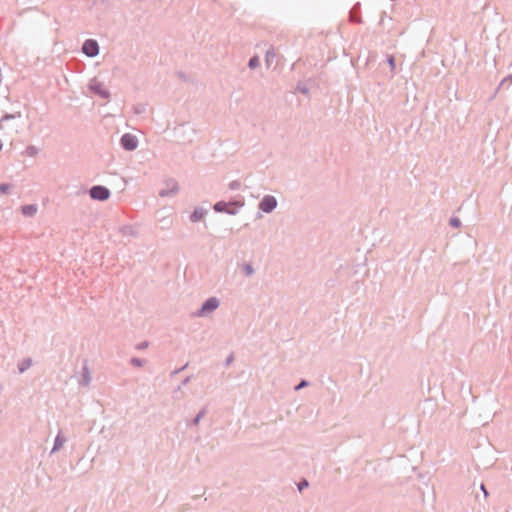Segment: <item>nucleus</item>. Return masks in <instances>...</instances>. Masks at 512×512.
Segmentation results:
<instances>
[{"instance_id":"obj_30","label":"nucleus","mask_w":512,"mask_h":512,"mask_svg":"<svg viewBox=\"0 0 512 512\" xmlns=\"http://www.w3.org/2000/svg\"><path fill=\"white\" fill-rule=\"evenodd\" d=\"M37 152H38V150L35 146H28L26 148V153L29 156H34Z\"/></svg>"},{"instance_id":"obj_7","label":"nucleus","mask_w":512,"mask_h":512,"mask_svg":"<svg viewBox=\"0 0 512 512\" xmlns=\"http://www.w3.org/2000/svg\"><path fill=\"white\" fill-rule=\"evenodd\" d=\"M89 89L95 95H98L102 99H108L110 97V92L103 87V84L97 79H92L89 83Z\"/></svg>"},{"instance_id":"obj_13","label":"nucleus","mask_w":512,"mask_h":512,"mask_svg":"<svg viewBox=\"0 0 512 512\" xmlns=\"http://www.w3.org/2000/svg\"><path fill=\"white\" fill-rule=\"evenodd\" d=\"M66 442V437H64L61 432L57 434V436L54 439V445L51 450V454L57 452Z\"/></svg>"},{"instance_id":"obj_28","label":"nucleus","mask_w":512,"mask_h":512,"mask_svg":"<svg viewBox=\"0 0 512 512\" xmlns=\"http://www.w3.org/2000/svg\"><path fill=\"white\" fill-rule=\"evenodd\" d=\"M11 186L8 183H1L0 184V193L6 194L10 190Z\"/></svg>"},{"instance_id":"obj_9","label":"nucleus","mask_w":512,"mask_h":512,"mask_svg":"<svg viewBox=\"0 0 512 512\" xmlns=\"http://www.w3.org/2000/svg\"><path fill=\"white\" fill-rule=\"evenodd\" d=\"M207 214V210L203 207H195L193 212L190 214V221L192 223L199 222L204 218V216Z\"/></svg>"},{"instance_id":"obj_22","label":"nucleus","mask_w":512,"mask_h":512,"mask_svg":"<svg viewBox=\"0 0 512 512\" xmlns=\"http://www.w3.org/2000/svg\"><path fill=\"white\" fill-rule=\"evenodd\" d=\"M449 225L453 228H460L462 224L458 217H451L449 220Z\"/></svg>"},{"instance_id":"obj_6","label":"nucleus","mask_w":512,"mask_h":512,"mask_svg":"<svg viewBox=\"0 0 512 512\" xmlns=\"http://www.w3.org/2000/svg\"><path fill=\"white\" fill-rule=\"evenodd\" d=\"M100 47L95 39H86L82 45V52L88 57H96L99 54Z\"/></svg>"},{"instance_id":"obj_21","label":"nucleus","mask_w":512,"mask_h":512,"mask_svg":"<svg viewBox=\"0 0 512 512\" xmlns=\"http://www.w3.org/2000/svg\"><path fill=\"white\" fill-rule=\"evenodd\" d=\"M130 363L132 366L140 368V367L144 366L145 360L138 358V357H132L130 359Z\"/></svg>"},{"instance_id":"obj_14","label":"nucleus","mask_w":512,"mask_h":512,"mask_svg":"<svg viewBox=\"0 0 512 512\" xmlns=\"http://www.w3.org/2000/svg\"><path fill=\"white\" fill-rule=\"evenodd\" d=\"M208 410H207V407H203L197 414L196 416L191 420V422H189L187 424V426H197L200 421L205 417V415L207 414Z\"/></svg>"},{"instance_id":"obj_39","label":"nucleus","mask_w":512,"mask_h":512,"mask_svg":"<svg viewBox=\"0 0 512 512\" xmlns=\"http://www.w3.org/2000/svg\"><path fill=\"white\" fill-rule=\"evenodd\" d=\"M3 147V144H2V141L0 140V150L2 149Z\"/></svg>"},{"instance_id":"obj_12","label":"nucleus","mask_w":512,"mask_h":512,"mask_svg":"<svg viewBox=\"0 0 512 512\" xmlns=\"http://www.w3.org/2000/svg\"><path fill=\"white\" fill-rule=\"evenodd\" d=\"M91 375L90 371L87 365H84L82 368V379L80 380L79 384L81 386H88L91 382Z\"/></svg>"},{"instance_id":"obj_10","label":"nucleus","mask_w":512,"mask_h":512,"mask_svg":"<svg viewBox=\"0 0 512 512\" xmlns=\"http://www.w3.org/2000/svg\"><path fill=\"white\" fill-rule=\"evenodd\" d=\"M360 12V4H355L349 12L350 21L354 23H361V17L359 15Z\"/></svg>"},{"instance_id":"obj_11","label":"nucleus","mask_w":512,"mask_h":512,"mask_svg":"<svg viewBox=\"0 0 512 512\" xmlns=\"http://www.w3.org/2000/svg\"><path fill=\"white\" fill-rule=\"evenodd\" d=\"M38 207L36 204H27L21 207V212L24 216L32 217L37 213Z\"/></svg>"},{"instance_id":"obj_34","label":"nucleus","mask_w":512,"mask_h":512,"mask_svg":"<svg viewBox=\"0 0 512 512\" xmlns=\"http://www.w3.org/2000/svg\"><path fill=\"white\" fill-rule=\"evenodd\" d=\"M188 366V364L186 363L184 366H182L181 368H178L176 370H174L172 373H171V376H174L178 373H180L181 371H183L186 367Z\"/></svg>"},{"instance_id":"obj_18","label":"nucleus","mask_w":512,"mask_h":512,"mask_svg":"<svg viewBox=\"0 0 512 512\" xmlns=\"http://www.w3.org/2000/svg\"><path fill=\"white\" fill-rule=\"evenodd\" d=\"M296 91L303 94V95H308L309 94V87L306 85V84H303V83H298L297 86H296Z\"/></svg>"},{"instance_id":"obj_29","label":"nucleus","mask_w":512,"mask_h":512,"mask_svg":"<svg viewBox=\"0 0 512 512\" xmlns=\"http://www.w3.org/2000/svg\"><path fill=\"white\" fill-rule=\"evenodd\" d=\"M190 380H191V376H187V377H186V378L181 382V385H179V386L177 387V389L174 391V393H178V392H180L181 387H182V386L187 385V384L190 382Z\"/></svg>"},{"instance_id":"obj_37","label":"nucleus","mask_w":512,"mask_h":512,"mask_svg":"<svg viewBox=\"0 0 512 512\" xmlns=\"http://www.w3.org/2000/svg\"><path fill=\"white\" fill-rule=\"evenodd\" d=\"M195 131L193 129H190V134L193 135Z\"/></svg>"},{"instance_id":"obj_1","label":"nucleus","mask_w":512,"mask_h":512,"mask_svg":"<svg viewBox=\"0 0 512 512\" xmlns=\"http://www.w3.org/2000/svg\"><path fill=\"white\" fill-rule=\"evenodd\" d=\"M244 206L243 200L233 199L229 202L218 201L213 205V209L217 213H226L228 215H236L241 207Z\"/></svg>"},{"instance_id":"obj_3","label":"nucleus","mask_w":512,"mask_h":512,"mask_svg":"<svg viewBox=\"0 0 512 512\" xmlns=\"http://www.w3.org/2000/svg\"><path fill=\"white\" fill-rule=\"evenodd\" d=\"M219 305H220V301L218 298L210 297L202 303V305H201L200 309L197 311L196 315L199 317L206 316L209 313H212L213 311H215L219 307Z\"/></svg>"},{"instance_id":"obj_25","label":"nucleus","mask_w":512,"mask_h":512,"mask_svg":"<svg viewBox=\"0 0 512 512\" xmlns=\"http://www.w3.org/2000/svg\"><path fill=\"white\" fill-rule=\"evenodd\" d=\"M241 187V182L239 180H233L229 183V189L234 191L238 190Z\"/></svg>"},{"instance_id":"obj_32","label":"nucleus","mask_w":512,"mask_h":512,"mask_svg":"<svg viewBox=\"0 0 512 512\" xmlns=\"http://www.w3.org/2000/svg\"><path fill=\"white\" fill-rule=\"evenodd\" d=\"M14 118H15V115L6 113L2 116L1 121H9Z\"/></svg>"},{"instance_id":"obj_26","label":"nucleus","mask_w":512,"mask_h":512,"mask_svg":"<svg viewBox=\"0 0 512 512\" xmlns=\"http://www.w3.org/2000/svg\"><path fill=\"white\" fill-rule=\"evenodd\" d=\"M308 385H309V382H308L307 380H305V379H302V380H301V381H300V382H299V383L294 387V389H295L296 391H299V390H301L302 388L307 387Z\"/></svg>"},{"instance_id":"obj_2","label":"nucleus","mask_w":512,"mask_h":512,"mask_svg":"<svg viewBox=\"0 0 512 512\" xmlns=\"http://www.w3.org/2000/svg\"><path fill=\"white\" fill-rule=\"evenodd\" d=\"M89 196L93 200L106 201L110 198V190L103 185H94L89 189Z\"/></svg>"},{"instance_id":"obj_4","label":"nucleus","mask_w":512,"mask_h":512,"mask_svg":"<svg viewBox=\"0 0 512 512\" xmlns=\"http://www.w3.org/2000/svg\"><path fill=\"white\" fill-rule=\"evenodd\" d=\"M277 199L272 195H265L258 204L260 211L264 213H271L277 207Z\"/></svg>"},{"instance_id":"obj_35","label":"nucleus","mask_w":512,"mask_h":512,"mask_svg":"<svg viewBox=\"0 0 512 512\" xmlns=\"http://www.w3.org/2000/svg\"><path fill=\"white\" fill-rule=\"evenodd\" d=\"M233 359H234L233 354H230V355L226 358V360H225V366H229V365L232 363Z\"/></svg>"},{"instance_id":"obj_19","label":"nucleus","mask_w":512,"mask_h":512,"mask_svg":"<svg viewBox=\"0 0 512 512\" xmlns=\"http://www.w3.org/2000/svg\"><path fill=\"white\" fill-rule=\"evenodd\" d=\"M260 65V60H259V57L258 56H253L249 59L248 61V67L250 69H255L256 67H258Z\"/></svg>"},{"instance_id":"obj_27","label":"nucleus","mask_w":512,"mask_h":512,"mask_svg":"<svg viewBox=\"0 0 512 512\" xmlns=\"http://www.w3.org/2000/svg\"><path fill=\"white\" fill-rule=\"evenodd\" d=\"M275 57V52L273 49H270L266 52V62L270 64L272 59Z\"/></svg>"},{"instance_id":"obj_24","label":"nucleus","mask_w":512,"mask_h":512,"mask_svg":"<svg viewBox=\"0 0 512 512\" xmlns=\"http://www.w3.org/2000/svg\"><path fill=\"white\" fill-rule=\"evenodd\" d=\"M309 486V482L307 479L303 478L301 479L298 484H297V488L298 490L301 492L303 491L305 488H307Z\"/></svg>"},{"instance_id":"obj_5","label":"nucleus","mask_w":512,"mask_h":512,"mask_svg":"<svg viewBox=\"0 0 512 512\" xmlns=\"http://www.w3.org/2000/svg\"><path fill=\"white\" fill-rule=\"evenodd\" d=\"M138 143V138L131 133H125L120 138V145L126 151H134L138 147Z\"/></svg>"},{"instance_id":"obj_16","label":"nucleus","mask_w":512,"mask_h":512,"mask_svg":"<svg viewBox=\"0 0 512 512\" xmlns=\"http://www.w3.org/2000/svg\"><path fill=\"white\" fill-rule=\"evenodd\" d=\"M242 271L245 274V276L250 277L255 273V270L250 263H243L242 264Z\"/></svg>"},{"instance_id":"obj_23","label":"nucleus","mask_w":512,"mask_h":512,"mask_svg":"<svg viewBox=\"0 0 512 512\" xmlns=\"http://www.w3.org/2000/svg\"><path fill=\"white\" fill-rule=\"evenodd\" d=\"M387 63L391 69L392 72H394L395 68H396V60H395V57L393 55H388L387 56Z\"/></svg>"},{"instance_id":"obj_15","label":"nucleus","mask_w":512,"mask_h":512,"mask_svg":"<svg viewBox=\"0 0 512 512\" xmlns=\"http://www.w3.org/2000/svg\"><path fill=\"white\" fill-rule=\"evenodd\" d=\"M32 366V359L25 358L18 364L19 373H24Z\"/></svg>"},{"instance_id":"obj_38","label":"nucleus","mask_w":512,"mask_h":512,"mask_svg":"<svg viewBox=\"0 0 512 512\" xmlns=\"http://www.w3.org/2000/svg\"><path fill=\"white\" fill-rule=\"evenodd\" d=\"M3 391V386L0 384V394L2 393Z\"/></svg>"},{"instance_id":"obj_20","label":"nucleus","mask_w":512,"mask_h":512,"mask_svg":"<svg viewBox=\"0 0 512 512\" xmlns=\"http://www.w3.org/2000/svg\"><path fill=\"white\" fill-rule=\"evenodd\" d=\"M135 114L140 115L146 112V104L138 103L133 107Z\"/></svg>"},{"instance_id":"obj_36","label":"nucleus","mask_w":512,"mask_h":512,"mask_svg":"<svg viewBox=\"0 0 512 512\" xmlns=\"http://www.w3.org/2000/svg\"><path fill=\"white\" fill-rule=\"evenodd\" d=\"M507 81H510V83H512V74L508 75L506 78H504L502 80V82L500 83V86H502L505 82Z\"/></svg>"},{"instance_id":"obj_8","label":"nucleus","mask_w":512,"mask_h":512,"mask_svg":"<svg viewBox=\"0 0 512 512\" xmlns=\"http://www.w3.org/2000/svg\"><path fill=\"white\" fill-rule=\"evenodd\" d=\"M166 186L167 188L166 189H162L159 191V196L160 197H170V196H174L178 193L179 191V185H178V182L171 178V179H168L166 181Z\"/></svg>"},{"instance_id":"obj_31","label":"nucleus","mask_w":512,"mask_h":512,"mask_svg":"<svg viewBox=\"0 0 512 512\" xmlns=\"http://www.w3.org/2000/svg\"><path fill=\"white\" fill-rule=\"evenodd\" d=\"M149 343L147 341L140 342L136 345V349L143 350L148 347Z\"/></svg>"},{"instance_id":"obj_33","label":"nucleus","mask_w":512,"mask_h":512,"mask_svg":"<svg viewBox=\"0 0 512 512\" xmlns=\"http://www.w3.org/2000/svg\"><path fill=\"white\" fill-rule=\"evenodd\" d=\"M480 489H481V491L483 492L484 497H485V498H487V497L489 496V492H488V490H487V488H486L485 484H483V483H482V484L480 485Z\"/></svg>"},{"instance_id":"obj_17","label":"nucleus","mask_w":512,"mask_h":512,"mask_svg":"<svg viewBox=\"0 0 512 512\" xmlns=\"http://www.w3.org/2000/svg\"><path fill=\"white\" fill-rule=\"evenodd\" d=\"M176 133L181 134L183 141L186 143H191L193 140L192 137H185L186 130L184 125H181L179 128H177Z\"/></svg>"}]
</instances>
